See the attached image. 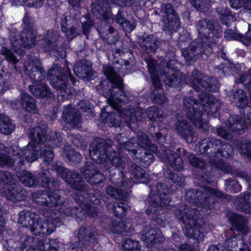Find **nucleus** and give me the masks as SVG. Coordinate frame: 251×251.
<instances>
[{
	"mask_svg": "<svg viewBox=\"0 0 251 251\" xmlns=\"http://www.w3.org/2000/svg\"><path fill=\"white\" fill-rule=\"evenodd\" d=\"M225 190L231 193H238L241 190V186L235 179L230 178L225 180Z\"/></svg>",
	"mask_w": 251,
	"mask_h": 251,
	"instance_id": "603ef678",
	"label": "nucleus"
},
{
	"mask_svg": "<svg viewBox=\"0 0 251 251\" xmlns=\"http://www.w3.org/2000/svg\"><path fill=\"white\" fill-rule=\"evenodd\" d=\"M79 25L76 21L68 28H66V31L63 32L65 33L68 40L70 41L79 34Z\"/></svg>",
	"mask_w": 251,
	"mask_h": 251,
	"instance_id": "338daca9",
	"label": "nucleus"
},
{
	"mask_svg": "<svg viewBox=\"0 0 251 251\" xmlns=\"http://www.w3.org/2000/svg\"><path fill=\"white\" fill-rule=\"evenodd\" d=\"M175 60H172L167 63L166 66L159 71L157 69L156 62L153 59L146 61L149 72L151 75L153 87L155 89H159L161 87V83L159 79V75H161L165 84L169 86H180L185 83L186 78L184 75L179 72H174V67L172 66Z\"/></svg>",
	"mask_w": 251,
	"mask_h": 251,
	"instance_id": "7ed1b4c3",
	"label": "nucleus"
},
{
	"mask_svg": "<svg viewBox=\"0 0 251 251\" xmlns=\"http://www.w3.org/2000/svg\"><path fill=\"white\" fill-rule=\"evenodd\" d=\"M237 83H242L248 91L251 92V69L248 70L245 74L240 75V78L236 80Z\"/></svg>",
	"mask_w": 251,
	"mask_h": 251,
	"instance_id": "0e129e2a",
	"label": "nucleus"
},
{
	"mask_svg": "<svg viewBox=\"0 0 251 251\" xmlns=\"http://www.w3.org/2000/svg\"><path fill=\"white\" fill-rule=\"evenodd\" d=\"M212 52V48L208 43L199 41L192 42L187 48L181 49L182 55L189 64L200 59L206 60Z\"/></svg>",
	"mask_w": 251,
	"mask_h": 251,
	"instance_id": "9d476101",
	"label": "nucleus"
},
{
	"mask_svg": "<svg viewBox=\"0 0 251 251\" xmlns=\"http://www.w3.org/2000/svg\"><path fill=\"white\" fill-rule=\"evenodd\" d=\"M107 208L112 210L115 216L122 217L125 215L127 204L123 202H114L113 203H108Z\"/></svg>",
	"mask_w": 251,
	"mask_h": 251,
	"instance_id": "de8ad7c7",
	"label": "nucleus"
},
{
	"mask_svg": "<svg viewBox=\"0 0 251 251\" xmlns=\"http://www.w3.org/2000/svg\"><path fill=\"white\" fill-rule=\"evenodd\" d=\"M236 208L239 211L251 213V193L246 192L237 196L235 201Z\"/></svg>",
	"mask_w": 251,
	"mask_h": 251,
	"instance_id": "c85d7f7f",
	"label": "nucleus"
},
{
	"mask_svg": "<svg viewBox=\"0 0 251 251\" xmlns=\"http://www.w3.org/2000/svg\"><path fill=\"white\" fill-rule=\"evenodd\" d=\"M39 219V215L34 212L23 210L19 214L18 222L23 226L28 227L31 232L32 226Z\"/></svg>",
	"mask_w": 251,
	"mask_h": 251,
	"instance_id": "2f4dec72",
	"label": "nucleus"
},
{
	"mask_svg": "<svg viewBox=\"0 0 251 251\" xmlns=\"http://www.w3.org/2000/svg\"><path fill=\"white\" fill-rule=\"evenodd\" d=\"M233 97L236 105L242 108H245V110H250L251 107L247 106L248 103V99L246 93L242 89H237L233 93Z\"/></svg>",
	"mask_w": 251,
	"mask_h": 251,
	"instance_id": "a19ab883",
	"label": "nucleus"
},
{
	"mask_svg": "<svg viewBox=\"0 0 251 251\" xmlns=\"http://www.w3.org/2000/svg\"><path fill=\"white\" fill-rule=\"evenodd\" d=\"M199 98L201 103H198L194 98L184 97L183 111L194 126L200 129L205 131L206 127L202 120V109L214 114L221 107L222 103L213 96L207 95L205 92L203 93L202 92Z\"/></svg>",
	"mask_w": 251,
	"mask_h": 251,
	"instance_id": "f257e3e1",
	"label": "nucleus"
},
{
	"mask_svg": "<svg viewBox=\"0 0 251 251\" xmlns=\"http://www.w3.org/2000/svg\"><path fill=\"white\" fill-rule=\"evenodd\" d=\"M74 71L80 77L85 78L93 75L91 65L84 60H80L75 65Z\"/></svg>",
	"mask_w": 251,
	"mask_h": 251,
	"instance_id": "f704fd0d",
	"label": "nucleus"
},
{
	"mask_svg": "<svg viewBox=\"0 0 251 251\" xmlns=\"http://www.w3.org/2000/svg\"><path fill=\"white\" fill-rule=\"evenodd\" d=\"M127 166L129 173L138 182H148L149 175L143 169L133 162H130Z\"/></svg>",
	"mask_w": 251,
	"mask_h": 251,
	"instance_id": "7c9ffc66",
	"label": "nucleus"
},
{
	"mask_svg": "<svg viewBox=\"0 0 251 251\" xmlns=\"http://www.w3.org/2000/svg\"><path fill=\"white\" fill-rule=\"evenodd\" d=\"M240 236L236 234L225 241L224 247L226 251H234L237 249L238 243L241 242Z\"/></svg>",
	"mask_w": 251,
	"mask_h": 251,
	"instance_id": "680f3d73",
	"label": "nucleus"
},
{
	"mask_svg": "<svg viewBox=\"0 0 251 251\" xmlns=\"http://www.w3.org/2000/svg\"><path fill=\"white\" fill-rule=\"evenodd\" d=\"M17 176L20 181L27 187H32L37 182L36 177L32 173L26 170L19 171Z\"/></svg>",
	"mask_w": 251,
	"mask_h": 251,
	"instance_id": "ea45409f",
	"label": "nucleus"
},
{
	"mask_svg": "<svg viewBox=\"0 0 251 251\" xmlns=\"http://www.w3.org/2000/svg\"><path fill=\"white\" fill-rule=\"evenodd\" d=\"M41 150L39 151L40 155L44 157V161L50 162L51 161L54 157V153L51 147L46 146L43 143H40Z\"/></svg>",
	"mask_w": 251,
	"mask_h": 251,
	"instance_id": "4d7b16f0",
	"label": "nucleus"
},
{
	"mask_svg": "<svg viewBox=\"0 0 251 251\" xmlns=\"http://www.w3.org/2000/svg\"><path fill=\"white\" fill-rule=\"evenodd\" d=\"M196 27L200 36L205 37L207 39H209L211 37V35L217 37L223 31V28L218 21L206 18L199 21L196 24Z\"/></svg>",
	"mask_w": 251,
	"mask_h": 251,
	"instance_id": "ddd939ff",
	"label": "nucleus"
},
{
	"mask_svg": "<svg viewBox=\"0 0 251 251\" xmlns=\"http://www.w3.org/2000/svg\"><path fill=\"white\" fill-rule=\"evenodd\" d=\"M167 178L179 186L185 185V177L181 174H175L170 170H167L165 173Z\"/></svg>",
	"mask_w": 251,
	"mask_h": 251,
	"instance_id": "5fc2aeb1",
	"label": "nucleus"
},
{
	"mask_svg": "<svg viewBox=\"0 0 251 251\" xmlns=\"http://www.w3.org/2000/svg\"><path fill=\"white\" fill-rule=\"evenodd\" d=\"M103 72L112 85L110 89V95L107 99L108 102L111 107L119 110L121 103L127 100V97L123 90V80L110 66H103Z\"/></svg>",
	"mask_w": 251,
	"mask_h": 251,
	"instance_id": "39448f33",
	"label": "nucleus"
},
{
	"mask_svg": "<svg viewBox=\"0 0 251 251\" xmlns=\"http://www.w3.org/2000/svg\"><path fill=\"white\" fill-rule=\"evenodd\" d=\"M109 145L102 139H96L89 147L91 159L98 164L104 163L107 159Z\"/></svg>",
	"mask_w": 251,
	"mask_h": 251,
	"instance_id": "4468645a",
	"label": "nucleus"
},
{
	"mask_svg": "<svg viewBox=\"0 0 251 251\" xmlns=\"http://www.w3.org/2000/svg\"><path fill=\"white\" fill-rule=\"evenodd\" d=\"M47 129V126L43 124L30 130L29 136L34 144H29L20 151L28 162H32L38 158L41 150L40 143H43Z\"/></svg>",
	"mask_w": 251,
	"mask_h": 251,
	"instance_id": "6e6552de",
	"label": "nucleus"
},
{
	"mask_svg": "<svg viewBox=\"0 0 251 251\" xmlns=\"http://www.w3.org/2000/svg\"><path fill=\"white\" fill-rule=\"evenodd\" d=\"M116 112H102L101 116H105L106 122L110 126L118 127L119 126L122 122V118L120 113L119 112V110H116Z\"/></svg>",
	"mask_w": 251,
	"mask_h": 251,
	"instance_id": "49530a36",
	"label": "nucleus"
},
{
	"mask_svg": "<svg viewBox=\"0 0 251 251\" xmlns=\"http://www.w3.org/2000/svg\"><path fill=\"white\" fill-rule=\"evenodd\" d=\"M94 166L91 161H87L80 172L86 180L92 185L99 184L105 179L104 176L99 171L94 170Z\"/></svg>",
	"mask_w": 251,
	"mask_h": 251,
	"instance_id": "412c9836",
	"label": "nucleus"
},
{
	"mask_svg": "<svg viewBox=\"0 0 251 251\" xmlns=\"http://www.w3.org/2000/svg\"><path fill=\"white\" fill-rule=\"evenodd\" d=\"M208 162L212 166L226 173H234L231 167L223 160H216L215 158H210Z\"/></svg>",
	"mask_w": 251,
	"mask_h": 251,
	"instance_id": "8fccbe9b",
	"label": "nucleus"
},
{
	"mask_svg": "<svg viewBox=\"0 0 251 251\" xmlns=\"http://www.w3.org/2000/svg\"><path fill=\"white\" fill-rule=\"evenodd\" d=\"M163 29L165 31H176L180 27L179 18L177 15H171V17L164 18Z\"/></svg>",
	"mask_w": 251,
	"mask_h": 251,
	"instance_id": "79ce46f5",
	"label": "nucleus"
},
{
	"mask_svg": "<svg viewBox=\"0 0 251 251\" xmlns=\"http://www.w3.org/2000/svg\"><path fill=\"white\" fill-rule=\"evenodd\" d=\"M230 5L233 8L238 9L243 7L249 12H251V0H229Z\"/></svg>",
	"mask_w": 251,
	"mask_h": 251,
	"instance_id": "052dcab7",
	"label": "nucleus"
},
{
	"mask_svg": "<svg viewBox=\"0 0 251 251\" xmlns=\"http://www.w3.org/2000/svg\"><path fill=\"white\" fill-rule=\"evenodd\" d=\"M222 141L214 138L207 137L203 139L201 142L196 146V150L201 154H206L210 158L218 155L219 148Z\"/></svg>",
	"mask_w": 251,
	"mask_h": 251,
	"instance_id": "a211bd4d",
	"label": "nucleus"
},
{
	"mask_svg": "<svg viewBox=\"0 0 251 251\" xmlns=\"http://www.w3.org/2000/svg\"><path fill=\"white\" fill-rule=\"evenodd\" d=\"M146 227L141 235V239L145 242L148 245L152 243H157L163 240L162 234L160 230L158 228H150L148 230Z\"/></svg>",
	"mask_w": 251,
	"mask_h": 251,
	"instance_id": "393cba45",
	"label": "nucleus"
},
{
	"mask_svg": "<svg viewBox=\"0 0 251 251\" xmlns=\"http://www.w3.org/2000/svg\"><path fill=\"white\" fill-rule=\"evenodd\" d=\"M82 196H84L85 201H87V203L90 202L96 205H98L100 203L99 199V194L98 191L95 190H91L87 189L84 191L83 194H81Z\"/></svg>",
	"mask_w": 251,
	"mask_h": 251,
	"instance_id": "13d9d810",
	"label": "nucleus"
},
{
	"mask_svg": "<svg viewBox=\"0 0 251 251\" xmlns=\"http://www.w3.org/2000/svg\"><path fill=\"white\" fill-rule=\"evenodd\" d=\"M108 224V226H103V227L110 230L113 233L121 234L125 231L131 233L133 230L132 225L128 220L120 221L118 222L110 221Z\"/></svg>",
	"mask_w": 251,
	"mask_h": 251,
	"instance_id": "c756f323",
	"label": "nucleus"
},
{
	"mask_svg": "<svg viewBox=\"0 0 251 251\" xmlns=\"http://www.w3.org/2000/svg\"><path fill=\"white\" fill-rule=\"evenodd\" d=\"M63 118L66 123L72 125L74 128L79 127L81 122L80 111L71 105H68L64 107Z\"/></svg>",
	"mask_w": 251,
	"mask_h": 251,
	"instance_id": "5701e85b",
	"label": "nucleus"
},
{
	"mask_svg": "<svg viewBox=\"0 0 251 251\" xmlns=\"http://www.w3.org/2000/svg\"><path fill=\"white\" fill-rule=\"evenodd\" d=\"M125 121L128 124L130 127L132 123L137 121H141L146 118L145 111L140 107L131 108L127 110L125 113Z\"/></svg>",
	"mask_w": 251,
	"mask_h": 251,
	"instance_id": "72a5a7b5",
	"label": "nucleus"
},
{
	"mask_svg": "<svg viewBox=\"0 0 251 251\" xmlns=\"http://www.w3.org/2000/svg\"><path fill=\"white\" fill-rule=\"evenodd\" d=\"M145 115L146 118L148 117L151 121H156L158 119L159 121H161L163 119L158 107L156 106H150L146 109L145 110Z\"/></svg>",
	"mask_w": 251,
	"mask_h": 251,
	"instance_id": "6e6d98bb",
	"label": "nucleus"
},
{
	"mask_svg": "<svg viewBox=\"0 0 251 251\" xmlns=\"http://www.w3.org/2000/svg\"><path fill=\"white\" fill-rule=\"evenodd\" d=\"M251 124V116L244 117V118L239 115H234L230 116L226 123L227 128L231 132L242 134L249 125Z\"/></svg>",
	"mask_w": 251,
	"mask_h": 251,
	"instance_id": "6ab92c4d",
	"label": "nucleus"
},
{
	"mask_svg": "<svg viewBox=\"0 0 251 251\" xmlns=\"http://www.w3.org/2000/svg\"><path fill=\"white\" fill-rule=\"evenodd\" d=\"M20 103L26 112L31 114H36L38 112L36 100L30 95L23 92L20 99Z\"/></svg>",
	"mask_w": 251,
	"mask_h": 251,
	"instance_id": "bb28decb",
	"label": "nucleus"
},
{
	"mask_svg": "<svg viewBox=\"0 0 251 251\" xmlns=\"http://www.w3.org/2000/svg\"><path fill=\"white\" fill-rule=\"evenodd\" d=\"M24 72L31 79L36 82L44 80L47 75L41 64L32 60H27L25 62Z\"/></svg>",
	"mask_w": 251,
	"mask_h": 251,
	"instance_id": "aec40b11",
	"label": "nucleus"
},
{
	"mask_svg": "<svg viewBox=\"0 0 251 251\" xmlns=\"http://www.w3.org/2000/svg\"><path fill=\"white\" fill-rule=\"evenodd\" d=\"M106 193L115 199L125 200L128 197V194L125 190L109 186L106 189Z\"/></svg>",
	"mask_w": 251,
	"mask_h": 251,
	"instance_id": "09e8293b",
	"label": "nucleus"
},
{
	"mask_svg": "<svg viewBox=\"0 0 251 251\" xmlns=\"http://www.w3.org/2000/svg\"><path fill=\"white\" fill-rule=\"evenodd\" d=\"M150 132L154 141L158 142L161 146H165L162 150V152L158 153V156L162 162L169 165L176 153L171 149L166 148L165 144L168 145L166 142V137L163 136L158 128L156 129L154 127H151Z\"/></svg>",
	"mask_w": 251,
	"mask_h": 251,
	"instance_id": "f3484780",
	"label": "nucleus"
},
{
	"mask_svg": "<svg viewBox=\"0 0 251 251\" xmlns=\"http://www.w3.org/2000/svg\"><path fill=\"white\" fill-rule=\"evenodd\" d=\"M133 159L139 160L143 162L144 165L146 167L153 162L154 156L152 154L146 151L145 150L139 149V151Z\"/></svg>",
	"mask_w": 251,
	"mask_h": 251,
	"instance_id": "3c124183",
	"label": "nucleus"
},
{
	"mask_svg": "<svg viewBox=\"0 0 251 251\" xmlns=\"http://www.w3.org/2000/svg\"><path fill=\"white\" fill-rule=\"evenodd\" d=\"M11 168L13 170H19L24 164V157L22 154L21 151L11 156Z\"/></svg>",
	"mask_w": 251,
	"mask_h": 251,
	"instance_id": "e2e57ef3",
	"label": "nucleus"
},
{
	"mask_svg": "<svg viewBox=\"0 0 251 251\" xmlns=\"http://www.w3.org/2000/svg\"><path fill=\"white\" fill-rule=\"evenodd\" d=\"M60 38L58 31L53 29L48 30L40 36V44L45 51H53L55 55L64 58L66 52L59 44Z\"/></svg>",
	"mask_w": 251,
	"mask_h": 251,
	"instance_id": "9b49d317",
	"label": "nucleus"
},
{
	"mask_svg": "<svg viewBox=\"0 0 251 251\" xmlns=\"http://www.w3.org/2000/svg\"><path fill=\"white\" fill-rule=\"evenodd\" d=\"M136 145H137L136 139L130 138L128 141H126L120 149L127 150L133 159L139 151V149L137 150L134 149Z\"/></svg>",
	"mask_w": 251,
	"mask_h": 251,
	"instance_id": "864d4df0",
	"label": "nucleus"
},
{
	"mask_svg": "<svg viewBox=\"0 0 251 251\" xmlns=\"http://www.w3.org/2000/svg\"><path fill=\"white\" fill-rule=\"evenodd\" d=\"M11 185L10 188L4 192V196L6 199L12 202H17L26 199V193L22 187L15 183Z\"/></svg>",
	"mask_w": 251,
	"mask_h": 251,
	"instance_id": "a878e982",
	"label": "nucleus"
},
{
	"mask_svg": "<svg viewBox=\"0 0 251 251\" xmlns=\"http://www.w3.org/2000/svg\"><path fill=\"white\" fill-rule=\"evenodd\" d=\"M9 37L12 49L19 56L23 54L25 49L32 48L36 42L33 31L27 28L24 29L21 33L13 29L10 31Z\"/></svg>",
	"mask_w": 251,
	"mask_h": 251,
	"instance_id": "1a4fd4ad",
	"label": "nucleus"
},
{
	"mask_svg": "<svg viewBox=\"0 0 251 251\" xmlns=\"http://www.w3.org/2000/svg\"><path fill=\"white\" fill-rule=\"evenodd\" d=\"M214 203L213 196L210 195V193L207 191V189L201 191L198 193V198L196 205L208 209H211Z\"/></svg>",
	"mask_w": 251,
	"mask_h": 251,
	"instance_id": "4c0bfd02",
	"label": "nucleus"
},
{
	"mask_svg": "<svg viewBox=\"0 0 251 251\" xmlns=\"http://www.w3.org/2000/svg\"><path fill=\"white\" fill-rule=\"evenodd\" d=\"M84 196H82V195L79 193L73 194V198L80 206L79 211L80 212L83 211L88 216L95 217L98 213L96 208L87 203V201H86L85 203V199L84 200Z\"/></svg>",
	"mask_w": 251,
	"mask_h": 251,
	"instance_id": "cd10ccee",
	"label": "nucleus"
},
{
	"mask_svg": "<svg viewBox=\"0 0 251 251\" xmlns=\"http://www.w3.org/2000/svg\"><path fill=\"white\" fill-rule=\"evenodd\" d=\"M190 79L191 86L197 92L201 91V88L209 91L215 92L220 87V84L216 79L202 75L197 69L193 71Z\"/></svg>",
	"mask_w": 251,
	"mask_h": 251,
	"instance_id": "f8f14e48",
	"label": "nucleus"
},
{
	"mask_svg": "<svg viewBox=\"0 0 251 251\" xmlns=\"http://www.w3.org/2000/svg\"><path fill=\"white\" fill-rule=\"evenodd\" d=\"M107 160L112 166L124 169L126 167L125 159L122 158L119 153L113 151H110L107 156Z\"/></svg>",
	"mask_w": 251,
	"mask_h": 251,
	"instance_id": "c03bdc74",
	"label": "nucleus"
},
{
	"mask_svg": "<svg viewBox=\"0 0 251 251\" xmlns=\"http://www.w3.org/2000/svg\"><path fill=\"white\" fill-rule=\"evenodd\" d=\"M34 201L41 206L46 207H53L61 203L60 196L57 193L38 191L32 194Z\"/></svg>",
	"mask_w": 251,
	"mask_h": 251,
	"instance_id": "dca6fc26",
	"label": "nucleus"
},
{
	"mask_svg": "<svg viewBox=\"0 0 251 251\" xmlns=\"http://www.w3.org/2000/svg\"><path fill=\"white\" fill-rule=\"evenodd\" d=\"M177 133L187 142H192L194 135V131L191 125L185 120H178L175 125Z\"/></svg>",
	"mask_w": 251,
	"mask_h": 251,
	"instance_id": "b1692460",
	"label": "nucleus"
},
{
	"mask_svg": "<svg viewBox=\"0 0 251 251\" xmlns=\"http://www.w3.org/2000/svg\"><path fill=\"white\" fill-rule=\"evenodd\" d=\"M141 48L148 52L154 51L159 45V42L152 35H143L139 38Z\"/></svg>",
	"mask_w": 251,
	"mask_h": 251,
	"instance_id": "473e14b6",
	"label": "nucleus"
},
{
	"mask_svg": "<svg viewBox=\"0 0 251 251\" xmlns=\"http://www.w3.org/2000/svg\"><path fill=\"white\" fill-rule=\"evenodd\" d=\"M47 133V132L46 133ZM43 143L52 148H59L62 144V138L59 132L57 131H51L49 133L48 137H46Z\"/></svg>",
	"mask_w": 251,
	"mask_h": 251,
	"instance_id": "58836bf2",
	"label": "nucleus"
},
{
	"mask_svg": "<svg viewBox=\"0 0 251 251\" xmlns=\"http://www.w3.org/2000/svg\"><path fill=\"white\" fill-rule=\"evenodd\" d=\"M69 177H70L67 179L66 182L70 185L72 188L78 191L76 193H79V194H83L87 188L84 184V182L82 179L81 176L78 173L74 172L71 176ZM75 193H76V192H75ZM73 194H74V193L72 194V196Z\"/></svg>",
	"mask_w": 251,
	"mask_h": 251,
	"instance_id": "e433bc0d",
	"label": "nucleus"
},
{
	"mask_svg": "<svg viewBox=\"0 0 251 251\" xmlns=\"http://www.w3.org/2000/svg\"><path fill=\"white\" fill-rule=\"evenodd\" d=\"M78 241L72 244L69 250L75 251H91L98 244V233L95 227L84 225L78 229Z\"/></svg>",
	"mask_w": 251,
	"mask_h": 251,
	"instance_id": "0eeeda50",
	"label": "nucleus"
},
{
	"mask_svg": "<svg viewBox=\"0 0 251 251\" xmlns=\"http://www.w3.org/2000/svg\"><path fill=\"white\" fill-rule=\"evenodd\" d=\"M48 80L50 81L51 85L57 91L60 92L62 96H65L68 93V81L69 78L74 85L76 81L71 75L70 71L67 67H62L55 64L49 70L47 74Z\"/></svg>",
	"mask_w": 251,
	"mask_h": 251,
	"instance_id": "423d86ee",
	"label": "nucleus"
},
{
	"mask_svg": "<svg viewBox=\"0 0 251 251\" xmlns=\"http://www.w3.org/2000/svg\"><path fill=\"white\" fill-rule=\"evenodd\" d=\"M91 10L94 15L100 19L106 21L112 16L109 3L106 0H94L91 5Z\"/></svg>",
	"mask_w": 251,
	"mask_h": 251,
	"instance_id": "4be33fe9",
	"label": "nucleus"
},
{
	"mask_svg": "<svg viewBox=\"0 0 251 251\" xmlns=\"http://www.w3.org/2000/svg\"><path fill=\"white\" fill-rule=\"evenodd\" d=\"M199 212L195 207L183 205L174 211L177 219L181 222L185 227L183 230L189 238H193L198 241L202 240L204 234L201 230L202 221L199 218Z\"/></svg>",
	"mask_w": 251,
	"mask_h": 251,
	"instance_id": "20e7f679",
	"label": "nucleus"
},
{
	"mask_svg": "<svg viewBox=\"0 0 251 251\" xmlns=\"http://www.w3.org/2000/svg\"><path fill=\"white\" fill-rule=\"evenodd\" d=\"M15 127L8 117L4 114H0V132L1 133L9 135L11 133Z\"/></svg>",
	"mask_w": 251,
	"mask_h": 251,
	"instance_id": "a18cd8bd",
	"label": "nucleus"
},
{
	"mask_svg": "<svg viewBox=\"0 0 251 251\" xmlns=\"http://www.w3.org/2000/svg\"><path fill=\"white\" fill-rule=\"evenodd\" d=\"M47 219L43 220L39 216V219L33 225L31 233L36 235H48L50 234L56 228L54 222L56 221L57 216L55 213H51L47 215Z\"/></svg>",
	"mask_w": 251,
	"mask_h": 251,
	"instance_id": "2eb2a0df",
	"label": "nucleus"
},
{
	"mask_svg": "<svg viewBox=\"0 0 251 251\" xmlns=\"http://www.w3.org/2000/svg\"><path fill=\"white\" fill-rule=\"evenodd\" d=\"M28 88L32 95L37 98H50L52 95L48 86L44 83L29 85Z\"/></svg>",
	"mask_w": 251,
	"mask_h": 251,
	"instance_id": "c9c22d12",
	"label": "nucleus"
},
{
	"mask_svg": "<svg viewBox=\"0 0 251 251\" xmlns=\"http://www.w3.org/2000/svg\"><path fill=\"white\" fill-rule=\"evenodd\" d=\"M66 157L70 162L76 164L80 161L82 159L81 154L76 151L70 149L65 152Z\"/></svg>",
	"mask_w": 251,
	"mask_h": 251,
	"instance_id": "774afa93",
	"label": "nucleus"
},
{
	"mask_svg": "<svg viewBox=\"0 0 251 251\" xmlns=\"http://www.w3.org/2000/svg\"><path fill=\"white\" fill-rule=\"evenodd\" d=\"M230 220L238 231L244 233L248 231V221L241 216L233 214L230 217Z\"/></svg>",
	"mask_w": 251,
	"mask_h": 251,
	"instance_id": "37998d69",
	"label": "nucleus"
},
{
	"mask_svg": "<svg viewBox=\"0 0 251 251\" xmlns=\"http://www.w3.org/2000/svg\"><path fill=\"white\" fill-rule=\"evenodd\" d=\"M160 13L162 17L161 21H164V18L171 17V15H177L174 7L170 3L162 4L161 6Z\"/></svg>",
	"mask_w": 251,
	"mask_h": 251,
	"instance_id": "69168bd1",
	"label": "nucleus"
},
{
	"mask_svg": "<svg viewBox=\"0 0 251 251\" xmlns=\"http://www.w3.org/2000/svg\"><path fill=\"white\" fill-rule=\"evenodd\" d=\"M150 188V193L145 201L149 204L146 213L157 225H161L163 223L161 215L163 212V208L170 202V199L167 195L169 190L165 184L161 183L151 185Z\"/></svg>",
	"mask_w": 251,
	"mask_h": 251,
	"instance_id": "f03ea898",
	"label": "nucleus"
},
{
	"mask_svg": "<svg viewBox=\"0 0 251 251\" xmlns=\"http://www.w3.org/2000/svg\"><path fill=\"white\" fill-rule=\"evenodd\" d=\"M191 4L198 11L205 12L211 6V0H190Z\"/></svg>",
	"mask_w": 251,
	"mask_h": 251,
	"instance_id": "bf43d9fd",
	"label": "nucleus"
}]
</instances>
